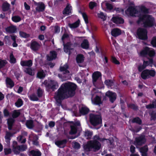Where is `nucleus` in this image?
I'll use <instances>...</instances> for the list:
<instances>
[{
    "instance_id": "f257e3e1",
    "label": "nucleus",
    "mask_w": 156,
    "mask_h": 156,
    "mask_svg": "<svg viewBox=\"0 0 156 156\" xmlns=\"http://www.w3.org/2000/svg\"><path fill=\"white\" fill-rule=\"evenodd\" d=\"M77 87L76 84L71 82L62 84L58 89L55 97L58 105H61V100L73 97L76 94Z\"/></svg>"
},
{
    "instance_id": "f03ea898",
    "label": "nucleus",
    "mask_w": 156,
    "mask_h": 156,
    "mask_svg": "<svg viewBox=\"0 0 156 156\" xmlns=\"http://www.w3.org/2000/svg\"><path fill=\"white\" fill-rule=\"evenodd\" d=\"M155 50L153 48H150L146 46L141 51L140 53V55L142 57H147L148 61L144 60L143 64L146 67L148 66L152 67L154 64L153 58L155 55Z\"/></svg>"
},
{
    "instance_id": "7ed1b4c3",
    "label": "nucleus",
    "mask_w": 156,
    "mask_h": 156,
    "mask_svg": "<svg viewBox=\"0 0 156 156\" xmlns=\"http://www.w3.org/2000/svg\"><path fill=\"white\" fill-rule=\"evenodd\" d=\"M141 22H143L144 27H150L154 25V19L151 16L149 15L140 14L136 23L139 24Z\"/></svg>"
},
{
    "instance_id": "20e7f679",
    "label": "nucleus",
    "mask_w": 156,
    "mask_h": 156,
    "mask_svg": "<svg viewBox=\"0 0 156 156\" xmlns=\"http://www.w3.org/2000/svg\"><path fill=\"white\" fill-rule=\"evenodd\" d=\"M101 147V144L98 141L93 140L88 142L84 146V149L88 151H90L91 150L93 149L94 151L95 152L99 150Z\"/></svg>"
},
{
    "instance_id": "39448f33",
    "label": "nucleus",
    "mask_w": 156,
    "mask_h": 156,
    "mask_svg": "<svg viewBox=\"0 0 156 156\" xmlns=\"http://www.w3.org/2000/svg\"><path fill=\"white\" fill-rule=\"evenodd\" d=\"M12 148L14 154L18 155L20 154V152L26 151L27 146L25 144L18 145L17 141H14L12 145Z\"/></svg>"
},
{
    "instance_id": "423d86ee",
    "label": "nucleus",
    "mask_w": 156,
    "mask_h": 156,
    "mask_svg": "<svg viewBox=\"0 0 156 156\" xmlns=\"http://www.w3.org/2000/svg\"><path fill=\"white\" fill-rule=\"evenodd\" d=\"M90 121L91 124L96 126L102 123V120L101 115L91 114L90 116Z\"/></svg>"
},
{
    "instance_id": "0eeeda50",
    "label": "nucleus",
    "mask_w": 156,
    "mask_h": 156,
    "mask_svg": "<svg viewBox=\"0 0 156 156\" xmlns=\"http://www.w3.org/2000/svg\"><path fill=\"white\" fill-rule=\"evenodd\" d=\"M136 34L140 40L146 41L148 39L147 31L145 28H138L137 30Z\"/></svg>"
},
{
    "instance_id": "6e6552de",
    "label": "nucleus",
    "mask_w": 156,
    "mask_h": 156,
    "mask_svg": "<svg viewBox=\"0 0 156 156\" xmlns=\"http://www.w3.org/2000/svg\"><path fill=\"white\" fill-rule=\"evenodd\" d=\"M146 142V139L144 136L143 135L136 137L134 141L133 144L136 146H141Z\"/></svg>"
},
{
    "instance_id": "1a4fd4ad",
    "label": "nucleus",
    "mask_w": 156,
    "mask_h": 156,
    "mask_svg": "<svg viewBox=\"0 0 156 156\" xmlns=\"http://www.w3.org/2000/svg\"><path fill=\"white\" fill-rule=\"evenodd\" d=\"M101 77L102 74L101 72L98 71L94 72L92 75V81L93 84L95 85L98 80H101Z\"/></svg>"
},
{
    "instance_id": "9d476101",
    "label": "nucleus",
    "mask_w": 156,
    "mask_h": 156,
    "mask_svg": "<svg viewBox=\"0 0 156 156\" xmlns=\"http://www.w3.org/2000/svg\"><path fill=\"white\" fill-rule=\"evenodd\" d=\"M105 95L109 98L110 101L112 103H113L116 99L117 95L115 92L108 91L106 93Z\"/></svg>"
},
{
    "instance_id": "9b49d317",
    "label": "nucleus",
    "mask_w": 156,
    "mask_h": 156,
    "mask_svg": "<svg viewBox=\"0 0 156 156\" xmlns=\"http://www.w3.org/2000/svg\"><path fill=\"white\" fill-rule=\"evenodd\" d=\"M41 45L37 41L32 40L30 43V48L34 51H38L40 48Z\"/></svg>"
},
{
    "instance_id": "f8f14e48",
    "label": "nucleus",
    "mask_w": 156,
    "mask_h": 156,
    "mask_svg": "<svg viewBox=\"0 0 156 156\" xmlns=\"http://www.w3.org/2000/svg\"><path fill=\"white\" fill-rule=\"evenodd\" d=\"M47 87L51 89L53 91H54L58 88V86L57 82L51 80L50 82L47 84Z\"/></svg>"
},
{
    "instance_id": "ddd939ff",
    "label": "nucleus",
    "mask_w": 156,
    "mask_h": 156,
    "mask_svg": "<svg viewBox=\"0 0 156 156\" xmlns=\"http://www.w3.org/2000/svg\"><path fill=\"white\" fill-rule=\"evenodd\" d=\"M73 45V44L70 42H67L65 44H63L64 50L66 53L69 52V54L71 53L70 51L73 49L71 48V46Z\"/></svg>"
},
{
    "instance_id": "4468645a",
    "label": "nucleus",
    "mask_w": 156,
    "mask_h": 156,
    "mask_svg": "<svg viewBox=\"0 0 156 156\" xmlns=\"http://www.w3.org/2000/svg\"><path fill=\"white\" fill-rule=\"evenodd\" d=\"M138 11L136 9L132 6H129L128 8L125 11V13L126 14H129L130 15L133 16Z\"/></svg>"
},
{
    "instance_id": "2eb2a0df",
    "label": "nucleus",
    "mask_w": 156,
    "mask_h": 156,
    "mask_svg": "<svg viewBox=\"0 0 156 156\" xmlns=\"http://www.w3.org/2000/svg\"><path fill=\"white\" fill-rule=\"evenodd\" d=\"M111 20L114 23L117 24H123L124 22V19L118 16L113 17Z\"/></svg>"
},
{
    "instance_id": "dca6fc26",
    "label": "nucleus",
    "mask_w": 156,
    "mask_h": 156,
    "mask_svg": "<svg viewBox=\"0 0 156 156\" xmlns=\"http://www.w3.org/2000/svg\"><path fill=\"white\" fill-rule=\"evenodd\" d=\"M57 54L55 51H51L50 52V55H47V59L49 61H52L55 59L57 57Z\"/></svg>"
},
{
    "instance_id": "f3484780",
    "label": "nucleus",
    "mask_w": 156,
    "mask_h": 156,
    "mask_svg": "<svg viewBox=\"0 0 156 156\" xmlns=\"http://www.w3.org/2000/svg\"><path fill=\"white\" fill-rule=\"evenodd\" d=\"M67 142V140L66 139H64L56 141L55 142V144L59 148H64Z\"/></svg>"
},
{
    "instance_id": "a211bd4d",
    "label": "nucleus",
    "mask_w": 156,
    "mask_h": 156,
    "mask_svg": "<svg viewBox=\"0 0 156 156\" xmlns=\"http://www.w3.org/2000/svg\"><path fill=\"white\" fill-rule=\"evenodd\" d=\"M20 65L22 66H28L31 67L32 65V61L31 60H22L20 61Z\"/></svg>"
},
{
    "instance_id": "6ab92c4d",
    "label": "nucleus",
    "mask_w": 156,
    "mask_h": 156,
    "mask_svg": "<svg viewBox=\"0 0 156 156\" xmlns=\"http://www.w3.org/2000/svg\"><path fill=\"white\" fill-rule=\"evenodd\" d=\"M6 84L7 87L10 88H12L14 86V83L10 78L7 77L5 80Z\"/></svg>"
},
{
    "instance_id": "aec40b11",
    "label": "nucleus",
    "mask_w": 156,
    "mask_h": 156,
    "mask_svg": "<svg viewBox=\"0 0 156 156\" xmlns=\"http://www.w3.org/2000/svg\"><path fill=\"white\" fill-rule=\"evenodd\" d=\"M5 29L7 33L11 34L15 33L16 30V27L13 26L8 27L5 28Z\"/></svg>"
},
{
    "instance_id": "412c9836",
    "label": "nucleus",
    "mask_w": 156,
    "mask_h": 156,
    "mask_svg": "<svg viewBox=\"0 0 156 156\" xmlns=\"http://www.w3.org/2000/svg\"><path fill=\"white\" fill-rule=\"evenodd\" d=\"M121 34V30L118 28H114L111 31L112 35L114 37H117Z\"/></svg>"
},
{
    "instance_id": "4be33fe9",
    "label": "nucleus",
    "mask_w": 156,
    "mask_h": 156,
    "mask_svg": "<svg viewBox=\"0 0 156 156\" xmlns=\"http://www.w3.org/2000/svg\"><path fill=\"white\" fill-rule=\"evenodd\" d=\"M94 104L98 105L101 104L102 102L101 100V97L98 95H96L93 101Z\"/></svg>"
},
{
    "instance_id": "5701e85b",
    "label": "nucleus",
    "mask_w": 156,
    "mask_h": 156,
    "mask_svg": "<svg viewBox=\"0 0 156 156\" xmlns=\"http://www.w3.org/2000/svg\"><path fill=\"white\" fill-rule=\"evenodd\" d=\"M89 44L87 40L84 39L81 44V47L84 49H87L89 48Z\"/></svg>"
},
{
    "instance_id": "b1692460",
    "label": "nucleus",
    "mask_w": 156,
    "mask_h": 156,
    "mask_svg": "<svg viewBox=\"0 0 156 156\" xmlns=\"http://www.w3.org/2000/svg\"><path fill=\"white\" fill-rule=\"evenodd\" d=\"M15 122L14 119L12 118H9L7 120V124L8 128L9 130H11L13 125V124Z\"/></svg>"
},
{
    "instance_id": "393cba45",
    "label": "nucleus",
    "mask_w": 156,
    "mask_h": 156,
    "mask_svg": "<svg viewBox=\"0 0 156 156\" xmlns=\"http://www.w3.org/2000/svg\"><path fill=\"white\" fill-rule=\"evenodd\" d=\"M45 9L44 4L43 2L39 4L38 6L36 7V10L38 12H43L44 11Z\"/></svg>"
},
{
    "instance_id": "a878e982",
    "label": "nucleus",
    "mask_w": 156,
    "mask_h": 156,
    "mask_svg": "<svg viewBox=\"0 0 156 156\" xmlns=\"http://www.w3.org/2000/svg\"><path fill=\"white\" fill-rule=\"evenodd\" d=\"M89 111V109L87 107H82L79 110L80 113L83 115L87 114Z\"/></svg>"
},
{
    "instance_id": "bb28decb",
    "label": "nucleus",
    "mask_w": 156,
    "mask_h": 156,
    "mask_svg": "<svg viewBox=\"0 0 156 156\" xmlns=\"http://www.w3.org/2000/svg\"><path fill=\"white\" fill-rule=\"evenodd\" d=\"M93 134V132L87 130L85 131L84 135L87 139H90L91 138Z\"/></svg>"
},
{
    "instance_id": "cd10ccee",
    "label": "nucleus",
    "mask_w": 156,
    "mask_h": 156,
    "mask_svg": "<svg viewBox=\"0 0 156 156\" xmlns=\"http://www.w3.org/2000/svg\"><path fill=\"white\" fill-rule=\"evenodd\" d=\"M147 69H146L142 71L141 74V77L144 80H146L149 78L148 76Z\"/></svg>"
},
{
    "instance_id": "c85d7f7f",
    "label": "nucleus",
    "mask_w": 156,
    "mask_h": 156,
    "mask_svg": "<svg viewBox=\"0 0 156 156\" xmlns=\"http://www.w3.org/2000/svg\"><path fill=\"white\" fill-rule=\"evenodd\" d=\"M26 125L28 129H32L34 126L33 120L31 119L27 120L26 122Z\"/></svg>"
},
{
    "instance_id": "c756f323",
    "label": "nucleus",
    "mask_w": 156,
    "mask_h": 156,
    "mask_svg": "<svg viewBox=\"0 0 156 156\" xmlns=\"http://www.w3.org/2000/svg\"><path fill=\"white\" fill-rule=\"evenodd\" d=\"M70 8H71V6H69L68 5H67L62 11L63 14L67 15H69L70 13H71Z\"/></svg>"
},
{
    "instance_id": "7c9ffc66",
    "label": "nucleus",
    "mask_w": 156,
    "mask_h": 156,
    "mask_svg": "<svg viewBox=\"0 0 156 156\" xmlns=\"http://www.w3.org/2000/svg\"><path fill=\"white\" fill-rule=\"evenodd\" d=\"M84 57L83 55L80 54L77 55L76 60L77 63H81L83 62Z\"/></svg>"
},
{
    "instance_id": "2f4dec72",
    "label": "nucleus",
    "mask_w": 156,
    "mask_h": 156,
    "mask_svg": "<svg viewBox=\"0 0 156 156\" xmlns=\"http://www.w3.org/2000/svg\"><path fill=\"white\" fill-rule=\"evenodd\" d=\"M30 153L32 156H41V152L38 150L37 151L34 150H31Z\"/></svg>"
},
{
    "instance_id": "473e14b6",
    "label": "nucleus",
    "mask_w": 156,
    "mask_h": 156,
    "mask_svg": "<svg viewBox=\"0 0 156 156\" xmlns=\"http://www.w3.org/2000/svg\"><path fill=\"white\" fill-rule=\"evenodd\" d=\"M45 74L43 70H42L38 72L37 74V77L40 79H43L45 77Z\"/></svg>"
},
{
    "instance_id": "72a5a7b5",
    "label": "nucleus",
    "mask_w": 156,
    "mask_h": 156,
    "mask_svg": "<svg viewBox=\"0 0 156 156\" xmlns=\"http://www.w3.org/2000/svg\"><path fill=\"white\" fill-rule=\"evenodd\" d=\"M10 4L7 2L4 3L2 6V9L4 12L8 11L9 9Z\"/></svg>"
},
{
    "instance_id": "f704fd0d",
    "label": "nucleus",
    "mask_w": 156,
    "mask_h": 156,
    "mask_svg": "<svg viewBox=\"0 0 156 156\" xmlns=\"http://www.w3.org/2000/svg\"><path fill=\"white\" fill-rule=\"evenodd\" d=\"M79 12L82 15L83 17L85 23L87 24L89 23V20L88 16L85 12H82L81 11H79Z\"/></svg>"
},
{
    "instance_id": "c9c22d12",
    "label": "nucleus",
    "mask_w": 156,
    "mask_h": 156,
    "mask_svg": "<svg viewBox=\"0 0 156 156\" xmlns=\"http://www.w3.org/2000/svg\"><path fill=\"white\" fill-rule=\"evenodd\" d=\"M70 130L69 132V134L70 135L74 134L76 133L77 132V128L76 127H75L73 125L70 126Z\"/></svg>"
},
{
    "instance_id": "e433bc0d",
    "label": "nucleus",
    "mask_w": 156,
    "mask_h": 156,
    "mask_svg": "<svg viewBox=\"0 0 156 156\" xmlns=\"http://www.w3.org/2000/svg\"><path fill=\"white\" fill-rule=\"evenodd\" d=\"M104 83L108 87H111L114 85V82L112 80H106L104 82Z\"/></svg>"
},
{
    "instance_id": "4c0bfd02",
    "label": "nucleus",
    "mask_w": 156,
    "mask_h": 156,
    "mask_svg": "<svg viewBox=\"0 0 156 156\" xmlns=\"http://www.w3.org/2000/svg\"><path fill=\"white\" fill-rule=\"evenodd\" d=\"M17 139L18 142H20L22 144L25 143L26 141V138L22 135L18 136L17 137Z\"/></svg>"
},
{
    "instance_id": "58836bf2",
    "label": "nucleus",
    "mask_w": 156,
    "mask_h": 156,
    "mask_svg": "<svg viewBox=\"0 0 156 156\" xmlns=\"http://www.w3.org/2000/svg\"><path fill=\"white\" fill-rule=\"evenodd\" d=\"M12 136V134L10 132H7L5 138V141L7 143L10 142L11 140L10 137Z\"/></svg>"
},
{
    "instance_id": "ea45409f",
    "label": "nucleus",
    "mask_w": 156,
    "mask_h": 156,
    "mask_svg": "<svg viewBox=\"0 0 156 156\" xmlns=\"http://www.w3.org/2000/svg\"><path fill=\"white\" fill-rule=\"evenodd\" d=\"M80 23L79 20H78L73 23L69 24V27L72 28H75L78 27Z\"/></svg>"
},
{
    "instance_id": "a19ab883",
    "label": "nucleus",
    "mask_w": 156,
    "mask_h": 156,
    "mask_svg": "<svg viewBox=\"0 0 156 156\" xmlns=\"http://www.w3.org/2000/svg\"><path fill=\"white\" fill-rule=\"evenodd\" d=\"M111 61L115 65H119L120 62L114 56H112L111 57Z\"/></svg>"
},
{
    "instance_id": "79ce46f5",
    "label": "nucleus",
    "mask_w": 156,
    "mask_h": 156,
    "mask_svg": "<svg viewBox=\"0 0 156 156\" xmlns=\"http://www.w3.org/2000/svg\"><path fill=\"white\" fill-rule=\"evenodd\" d=\"M133 123H136L139 125L142 124V121L140 119L139 117H136L134 118L131 121Z\"/></svg>"
},
{
    "instance_id": "37998d69",
    "label": "nucleus",
    "mask_w": 156,
    "mask_h": 156,
    "mask_svg": "<svg viewBox=\"0 0 156 156\" xmlns=\"http://www.w3.org/2000/svg\"><path fill=\"white\" fill-rule=\"evenodd\" d=\"M68 68V66L67 65H64L63 66H61L60 68V70L61 72H65V73H69V70H67Z\"/></svg>"
},
{
    "instance_id": "c03bdc74",
    "label": "nucleus",
    "mask_w": 156,
    "mask_h": 156,
    "mask_svg": "<svg viewBox=\"0 0 156 156\" xmlns=\"http://www.w3.org/2000/svg\"><path fill=\"white\" fill-rule=\"evenodd\" d=\"M141 12L144 14H148L149 13V9L144 5L141 6L140 8Z\"/></svg>"
},
{
    "instance_id": "a18cd8bd",
    "label": "nucleus",
    "mask_w": 156,
    "mask_h": 156,
    "mask_svg": "<svg viewBox=\"0 0 156 156\" xmlns=\"http://www.w3.org/2000/svg\"><path fill=\"white\" fill-rule=\"evenodd\" d=\"M12 20L14 22L18 23L21 20V19L19 16H15L12 17Z\"/></svg>"
},
{
    "instance_id": "49530a36",
    "label": "nucleus",
    "mask_w": 156,
    "mask_h": 156,
    "mask_svg": "<svg viewBox=\"0 0 156 156\" xmlns=\"http://www.w3.org/2000/svg\"><path fill=\"white\" fill-rule=\"evenodd\" d=\"M9 62L11 63L14 64L16 62V58L14 57L13 53H11L10 54L9 56Z\"/></svg>"
},
{
    "instance_id": "de8ad7c7",
    "label": "nucleus",
    "mask_w": 156,
    "mask_h": 156,
    "mask_svg": "<svg viewBox=\"0 0 156 156\" xmlns=\"http://www.w3.org/2000/svg\"><path fill=\"white\" fill-rule=\"evenodd\" d=\"M23 103V102L22 99L21 98H19L17 101L15 102V105L17 107H20L22 106Z\"/></svg>"
},
{
    "instance_id": "09e8293b",
    "label": "nucleus",
    "mask_w": 156,
    "mask_h": 156,
    "mask_svg": "<svg viewBox=\"0 0 156 156\" xmlns=\"http://www.w3.org/2000/svg\"><path fill=\"white\" fill-rule=\"evenodd\" d=\"M148 150V147L147 145H145L140 148V152L141 153H147Z\"/></svg>"
},
{
    "instance_id": "8fccbe9b",
    "label": "nucleus",
    "mask_w": 156,
    "mask_h": 156,
    "mask_svg": "<svg viewBox=\"0 0 156 156\" xmlns=\"http://www.w3.org/2000/svg\"><path fill=\"white\" fill-rule=\"evenodd\" d=\"M20 114L21 113L20 111L15 110L13 111L12 116L13 118H16L18 117Z\"/></svg>"
},
{
    "instance_id": "3c124183",
    "label": "nucleus",
    "mask_w": 156,
    "mask_h": 156,
    "mask_svg": "<svg viewBox=\"0 0 156 156\" xmlns=\"http://www.w3.org/2000/svg\"><path fill=\"white\" fill-rule=\"evenodd\" d=\"M150 115L151 117V121H155L156 119V112L152 111L150 113Z\"/></svg>"
},
{
    "instance_id": "603ef678",
    "label": "nucleus",
    "mask_w": 156,
    "mask_h": 156,
    "mask_svg": "<svg viewBox=\"0 0 156 156\" xmlns=\"http://www.w3.org/2000/svg\"><path fill=\"white\" fill-rule=\"evenodd\" d=\"M7 63V62L6 60L0 59V69L5 67Z\"/></svg>"
},
{
    "instance_id": "864d4df0",
    "label": "nucleus",
    "mask_w": 156,
    "mask_h": 156,
    "mask_svg": "<svg viewBox=\"0 0 156 156\" xmlns=\"http://www.w3.org/2000/svg\"><path fill=\"white\" fill-rule=\"evenodd\" d=\"M149 76L154 77L156 74V72L154 70H149L147 69Z\"/></svg>"
},
{
    "instance_id": "5fc2aeb1",
    "label": "nucleus",
    "mask_w": 156,
    "mask_h": 156,
    "mask_svg": "<svg viewBox=\"0 0 156 156\" xmlns=\"http://www.w3.org/2000/svg\"><path fill=\"white\" fill-rule=\"evenodd\" d=\"M4 154L5 155L11 154L12 151V149L10 148H5L4 149Z\"/></svg>"
},
{
    "instance_id": "6e6d98bb",
    "label": "nucleus",
    "mask_w": 156,
    "mask_h": 156,
    "mask_svg": "<svg viewBox=\"0 0 156 156\" xmlns=\"http://www.w3.org/2000/svg\"><path fill=\"white\" fill-rule=\"evenodd\" d=\"M19 34L21 37L23 38H26L30 37L29 34H27L26 33L21 31L20 32Z\"/></svg>"
},
{
    "instance_id": "4d7b16f0",
    "label": "nucleus",
    "mask_w": 156,
    "mask_h": 156,
    "mask_svg": "<svg viewBox=\"0 0 156 156\" xmlns=\"http://www.w3.org/2000/svg\"><path fill=\"white\" fill-rule=\"evenodd\" d=\"M151 44L153 47H156V36L152 37L151 42Z\"/></svg>"
},
{
    "instance_id": "13d9d810",
    "label": "nucleus",
    "mask_w": 156,
    "mask_h": 156,
    "mask_svg": "<svg viewBox=\"0 0 156 156\" xmlns=\"http://www.w3.org/2000/svg\"><path fill=\"white\" fill-rule=\"evenodd\" d=\"M128 106L129 108H131L134 110H136L138 109V107L134 104H129Z\"/></svg>"
},
{
    "instance_id": "bf43d9fd",
    "label": "nucleus",
    "mask_w": 156,
    "mask_h": 156,
    "mask_svg": "<svg viewBox=\"0 0 156 156\" xmlns=\"http://www.w3.org/2000/svg\"><path fill=\"white\" fill-rule=\"evenodd\" d=\"M97 4L96 2H90L89 3V7L91 9H93L94 8L97 6Z\"/></svg>"
},
{
    "instance_id": "052dcab7",
    "label": "nucleus",
    "mask_w": 156,
    "mask_h": 156,
    "mask_svg": "<svg viewBox=\"0 0 156 156\" xmlns=\"http://www.w3.org/2000/svg\"><path fill=\"white\" fill-rule=\"evenodd\" d=\"M94 140H96L97 141L98 140L100 141H103L105 140V138L100 137L99 136L97 135L94 136Z\"/></svg>"
},
{
    "instance_id": "680f3d73",
    "label": "nucleus",
    "mask_w": 156,
    "mask_h": 156,
    "mask_svg": "<svg viewBox=\"0 0 156 156\" xmlns=\"http://www.w3.org/2000/svg\"><path fill=\"white\" fill-rule=\"evenodd\" d=\"M38 139V137L37 136H36L34 137L33 141L34 145L36 146H38L39 145V142L37 141Z\"/></svg>"
},
{
    "instance_id": "e2e57ef3",
    "label": "nucleus",
    "mask_w": 156,
    "mask_h": 156,
    "mask_svg": "<svg viewBox=\"0 0 156 156\" xmlns=\"http://www.w3.org/2000/svg\"><path fill=\"white\" fill-rule=\"evenodd\" d=\"M37 94L38 97L39 98H41L42 96L43 91L40 87L38 88L37 91Z\"/></svg>"
},
{
    "instance_id": "0e129e2a",
    "label": "nucleus",
    "mask_w": 156,
    "mask_h": 156,
    "mask_svg": "<svg viewBox=\"0 0 156 156\" xmlns=\"http://www.w3.org/2000/svg\"><path fill=\"white\" fill-rule=\"evenodd\" d=\"M24 72L32 76L33 75L32 70L31 68L30 67L27 68L24 70Z\"/></svg>"
},
{
    "instance_id": "69168bd1",
    "label": "nucleus",
    "mask_w": 156,
    "mask_h": 156,
    "mask_svg": "<svg viewBox=\"0 0 156 156\" xmlns=\"http://www.w3.org/2000/svg\"><path fill=\"white\" fill-rule=\"evenodd\" d=\"M98 17L102 19L103 21L105 20H106L107 17L105 16L102 12H101L98 14Z\"/></svg>"
},
{
    "instance_id": "338daca9",
    "label": "nucleus",
    "mask_w": 156,
    "mask_h": 156,
    "mask_svg": "<svg viewBox=\"0 0 156 156\" xmlns=\"http://www.w3.org/2000/svg\"><path fill=\"white\" fill-rule=\"evenodd\" d=\"M105 6L107 9L111 10L113 9V6L109 3H105Z\"/></svg>"
},
{
    "instance_id": "774afa93",
    "label": "nucleus",
    "mask_w": 156,
    "mask_h": 156,
    "mask_svg": "<svg viewBox=\"0 0 156 156\" xmlns=\"http://www.w3.org/2000/svg\"><path fill=\"white\" fill-rule=\"evenodd\" d=\"M146 68V67L143 64L142 65H140L138 66V69L139 72H141L145 69Z\"/></svg>"
}]
</instances>
